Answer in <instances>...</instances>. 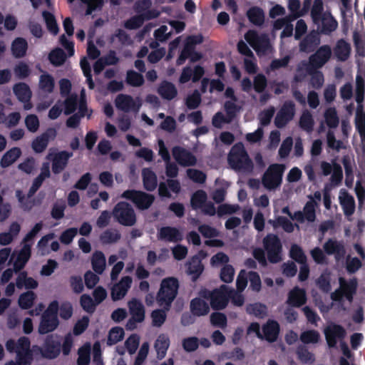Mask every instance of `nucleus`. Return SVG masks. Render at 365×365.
<instances>
[{
    "mask_svg": "<svg viewBox=\"0 0 365 365\" xmlns=\"http://www.w3.org/2000/svg\"><path fill=\"white\" fill-rule=\"evenodd\" d=\"M80 304L83 309L88 313H93L95 311L96 303L94 302L93 299L86 294L81 295L80 298Z\"/></svg>",
    "mask_w": 365,
    "mask_h": 365,
    "instance_id": "61",
    "label": "nucleus"
},
{
    "mask_svg": "<svg viewBox=\"0 0 365 365\" xmlns=\"http://www.w3.org/2000/svg\"><path fill=\"white\" fill-rule=\"evenodd\" d=\"M121 197L130 200L140 210L148 209L155 201L153 195L141 190H127L123 192Z\"/></svg>",
    "mask_w": 365,
    "mask_h": 365,
    "instance_id": "6",
    "label": "nucleus"
},
{
    "mask_svg": "<svg viewBox=\"0 0 365 365\" xmlns=\"http://www.w3.org/2000/svg\"><path fill=\"white\" fill-rule=\"evenodd\" d=\"M203 42V36L201 34L188 36L185 41L183 48L176 60V65L181 66L187 58H190L193 46H196Z\"/></svg>",
    "mask_w": 365,
    "mask_h": 365,
    "instance_id": "14",
    "label": "nucleus"
},
{
    "mask_svg": "<svg viewBox=\"0 0 365 365\" xmlns=\"http://www.w3.org/2000/svg\"><path fill=\"white\" fill-rule=\"evenodd\" d=\"M128 308L130 314V317L138 322H143L145 319V307L143 303L137 299H132L128 302Z\"/></svg>",
    "mask_w": 365,
    "mask_h": 365,
    "instance_id": "27",
    "label": "nucleus"
},
{
    "mask_svg": "<svg viewBox=\"0 0 365 365\" xmlns=\"http://www.w3.org/2000/svg\"><path fill=\"white\" fill-rule=\"evenodd\" d=\"M124 330L120 327H113L108 332L107 344L112 346L120 341L124 337Z\"/></svg>",
    "mask_w": 365,
    "mask_h": 365,
    "instance_id": "47",
    "label": "nucleus"
},
{
    "mask_svg": "<svg viewBox=\"0 0 365 365\" xmlns=\"http://www.w3.org/2000/svg\"><path fill=\"white\" fill-rule=\"evenodd\" d=\"M158 93L163 98L168 101L173 100L178 95V91L175 85L167 81H164L160 83Z\"/></svg>",
    "mask_w": 365,
    "mask_h": 365,
    "instance_id": "31",
    "label": "nucleus"
},
{
    "mask_svg": "<svg viewBox=\"0 0 365 365\" xmlns=\"http://www.w3.org/2000/svg\"><path fill=\"white\" fill-rule=\"evenodd\" d=\"M306 302V292L303 289L295 287L288 294L287 304L291 307H300L304 305Z\"/></svg>",
    "mask_w": 365,
    "mask_h": 365,
    "instance_id": "23",
    "label": "nucleus"
},
{
    "mask_svg": "<svg viewBox=\"0 0 365 365\" xmlns=\"http://www.w3.org/2000/svg\"><path fill=\"white\" fill-rule=\"evenodd\" d=\"M331 49L329 45L321 46L309 58V64L314 68H322L331 58Z\"/></svg>",
    "mask_w": 365,
    "mask_h": 365,
    "instance_id": "15",
    "label": "nucleus"
},
{
    "mask_svg": "<svg viewBox=\"0 0 365 365\" xmlns=\"http://www.w3.org/2000/svg\"><path fill=\"white\" fill-rule=\"evenodd\" d=\"M315 202L314 200L308 201L304 207L302 213L304 215V219L308 222H314L316 218Z\"/></svg>",
    "mask_w": 365,
    "mask_h": 365,
    "instance_id": "62",
    "label": "nucleus"
},
{
    "mask_svg": "<svg viewBox=\"0 0 365 365\" xmlns=\"http://www.w3.org/2000/svg\"><path fill=\"white\" fill-rule=\"evenodd\" d=\"M227 160L231 168L236 171L251 173L253 170L252 160L249 157L242 143H237L232 147Z\"/></svg>",
    "mask_w": 365,
    "mask_h": 365,
    "instance_id": "2",
    "label": "nucleus"
},
{
    "mask_svg": "<svg viewBox=\"0 0 365 365\" xmlns=\"http://www.w3.org/2000/svg\"><path fill=\"white\" fill-rule=\"evenodd\" d=\"M92 230H65L60 237V240L65 245L70 244L75 235L78 232L83 236H88L90 235Z\"/></svg>",
    "mask_w": 365,
    "mask_h": 365,
    "instance_id": "42",
    "label": "nucleus"
},
{
    "mask_svg": "<svg viewBox=\"0 0 365 365\" xmlns=\"http://www.w3.org/2000/svg\"><path fill=\"white\" fill-rule=\"evenodd\" d=\"M247 314L258 318H264L267 315V308L262 303L250 304L246 307Z\"/></svg>",
    "mask_w": 365,
    "mask_h": 365,
    "instance_id": "45",
    "label": "nucleus"
},
{
    "mask_svg": "<svg viewBox=\"0 0 365 365\" xmlns=\"http://www.w3.org/2000/svg\"><path fill=\"white\" fill-rule=\"evenodd\" d=\"M264 245L267 253L268 260L271 263H277L282 259V244L277 236L267 235L264 239Z\"/></svg>",
    "mask_w": 365,
    "mask_h": 365,
    "instance_id": "10",
    "label": "nucleus"
},
{
    "mask_svg": "<svg viewBox=\"0 0 365 365\" xmlns=\"http://www.w3.org/2000/svg\"><path fill=\"white\" fill-rule=\"evenodd\" d=\"M235 275V269L230 264H225L220 274V279L225 283H230L232 282Z\"/></svg>",
    "mask_w": 365,
    "mask_h": 365,
    "instance_id": "60",
    "label": "nucleus"
},
{
    "mask_svg": "<svg viewBox=\"0 0 365 365\" xmlns=\"http://www.w3.org/2000/svg\"><path fill=\"white\" fill-rule=\"evenodd\" d=\"M267 86V79L262 73L257 74L254 78L253 88L258 93H262Z\"/></svg>",
    "mask_w": 365,
    "mask_h": 365,
    "instance_id": "56",
    "label": "nucleus"
},
{
    "mask_svg": "<svg viewBox=\"0 0 365 365\" xmlns=\"http://www.w3.org/2000/svg\"><path fill=\"white\" fill-rule=\"evenodd\" d=\"M165 308L163 309H155L151 313L153 325L157 327H161L166 320V312Z\"/></svg>",
    "mask_w": 365,
    "mask_h": 365,
    "instance_id": "54",
    "label": "nucleus"
},
{
    "mask_svg": "<svg viewBox=\"0 0 365 365\" xmlns=\"http://www.w3.org/2000/svg\"><path fill=\"white\" fill-rule=\"evenodd\" d=\"M289 256L292 259L299 264H304L307 262V257L303 250L301 247L296 244H294L291 246L289 250Z\"/></svg>",
    "mask_w": 365,
    "mask_h": 365,
    "instance_id": "50",
    "label": "nucleus"
},
{
    "mask_svg": "<svg viewBox=\"0 0 365 365\" xmlns=\"http://www.w3.org/2000/svg\"><path fill=\"white\" fill-rule=\"evenodd\" d=\"M132 284V278L125 276L115 284L111 289V297L113 301L120 300L125 297Z\"/></svg>",
    "mask_w": 365,
    "mask_h": 365,
    "instance_id": "20",
    "label": "nucleus"
},
{
    "mask_svg": "<svg viewBox=\"0 0 365 365\" xmlns=\"http://www.w3.org/2000/svg\"><path fill=\"white\" fill-rule=\"evenodd\" d=\"M298 359L303 364H312L315 361L314 354L304 345H299L296 350Z\"/></svg>",
    "mask_w": 365,
    "mask_h": 365,
    "instance_id": "44",
    "label": "nucleus"
},
{
    "mask_svg": "<svg viewBox=\"0 0 365 365\" xmlns=\"http://www.w3.org/2000/svg\"><path fill=\"white\" fill-rule=\"evenodd\" d=\"M324 334L328 346L336 348L338 341H344L346 331L341 325L332 323L324 329Z\"/></svg>",
    "mask_w": 365,
    "mask_h": 365,
    "instance_id": "12",
    "label": "nucleus"
},
{
    "mask_svg": "<svg viewBox=\"0 0 365 365\" xmlns=\"http://www.w3.org/2000/svg\"><path fill=\"white\" fill-rule=\"evenodd\" d=\"M202 98L200 92L195 90L193 93L189 95L185 101L187 108L192 110L197 108L201 103Z\"/></svg>",
    "mask_w": 365,
    "mask_h": 365,
    "instance_id": "59",
    "label": "nucleus"
},
{
    "mask_svg": "<svg viewBox=\"0 0 365 365\" xmlns=\"http://www.w3.org/2000/svg\"><path fill=\"white\" fill-rule=\"evenodd\" d=\"M158 239L165 242H178L182 240L180 230H159Z\"/></svg>",
    "mask_w": 365,
    "mask_h": 365,
    "instance_id": "32",
    "label": "nucleus"
},
{
    "mask_svg": "<svg viewBox=\"0 0 365 365\" xmlns=\"http://www.w3.org/2000/svg\"><path fill=\"white\" fill-rule=\"evenodd\" d=\"M233 289L225 284H222L220 287L210 290L207 288H202L198 292V295L210 302L212 309L219 311L225 309L231 298V294Z\"/></svg>",
    "mask_w": 365,
    "mask_h": 365,
    "instance_id": "1",
    "label": "nucleus"
},
{
    "mask_svg": "<svg viewBox=\"0 0 365 365\" xmlns=\"http://www.w3.org/2000/svg\"><path fill=\"white\" fill-rule=\"evenodd\" d=\"M114 218L122 225L132 226L136 222V216L132 206L126 202H119L113 210Z\"/></svg>",
    "mask_w": 365,
    "mask_h": 365,
    "instance_id": "7",
    "label": "nucleus"
},
{
    "mask_svg": "<svg viewBox=\"0 0 365 365\" xmlns=\"http://www.w3.org/2000/svg\"><path fill=\"white\" fill-rule=\"evenodd\" d=\"M142 177L144 189L149 192L155 190L158 186L156 174L150 168H144Z\"/></svg>",
    "mask_w": 365,
    "mask_h": 365,
    "instance_id": "29",
    "label": "nucleus"
},
{
    "mask_svg": "<svg viewBox=\"0 0 365 365\" xmlns=\"http://www.w3.org/2000/svg\"><path fill=\"white\" fill-rule=\"evenodd\" d=\"M284 166L282 164H272L264 173L262 178V184L268 190L279 187L282 180Z\"/></svg>",
    "mask_w": 365,
    "mask_h": 365,
    "instance_id": "9",
    "label": "nucleus"
},
{
    "mask_svg": "<svg viewBox=\"0 0 365 365\" xmlns=\"http://www.w3.org/2000/svg\"><path fill=\"white\" fill-rule=\"evenodd\" d=\"M73 156L72 152L59 151L51 148L47 154V160L51 162V169L54 174L61 173L67 166L69 159Z\"/></svg>",
    "mask_w": 365,
    "mask_h": 365,
    "instance_id": "8",
    "label": "nucleus"
},
{
    "mask_svg": "<svg viewBox=\"0 0 365 365\" xmlns=\"http://www.w3.org/2000/svg\"><path fill=\"white\" fill-rule=\"evenodd\" d=\"M78 101V96L76 95L68 96L63 103L64 114L66 115L72 114L77 108Z\"/></svg>",
    "mask_w": 365,
    "mask_h": 365,
    "instance_id": "55",
    "label": "nucleus"
},
{
    "mask_svg": "<svg viewBox=\"0 0 365 365\" xmlns=\"http://www.w3.org/2000/svg\"><path fill=\"white\" fill-rule=\"evenodd\" d=\"M27 48V42L22 38H16L11 46L12 54L16 58L23 57L26 54Z\"/></svg>",
    "mask_w": 365,
    "mask_h": 365,
    "instance_id": "39",
    "label": "nucleus"
},
{
    "mask_svg": "<svg viewBox=\"0 0 365 365\" xmlns=\"http://www.w3.org/2000/svg\"><path fill=\"white\" fill-rule=\"evenodd\" d=\"M187 273L191 276L192 281L196 282L204 270V266L197 256L192 257L187 264Z\"/></svg>",
    "mask_w": 365,
    "mask_h": 365,
    "instance_id": "28",
    "label": "nucleus"
},
{
    "mask_svg": "<svg viewBox=\"0 0 365 365\" xmlns=\"http://www.w3.org/2000/svg\"><path fill=\"white\" fill-rule=\"evenodd\" d=\"M247 17L250 22L256 26H262L264 23V12L258 6H252L247 11Z\"/></svg>",
    "mask_w": 365,
    "mask_h": 365,
    "instance_id": "30",
    "label": "nucleus"
},
{
    "mask_svg": "<svg viewBox=\"0 0 365 365\" xmlns=\"http://www.w3.org/2000/svg\"><path fill=\"white\" fill-rule=\"evenodd\" d=\"M317 286L324 293L331 290L330 277L329 274L322 273L316 281Z\"/></svg>",
    "mask_w": 365,
    "mask_h": 365,
    "instance_id": "58",
    "label": "nucleus"
},
{
    "mask_svg": "<svg viewBox=\"0 0 365 365\" xmlns=\"http://www.w3.org/2000/svg\"><path fill=\"white\" fill-rule=\"evenodd\" d=\"M13 90L17 98L21 102L24 103V109L30 110L32 108V105L29 102V100L31 96V93L29 86L25 83H19L14 86Z\"/></svg>",
    "mask_w": 365,
    "mask_h": 365,
    "instance_id": "22",
    "label": "nucleus"
},
{
    "mask_svg": "<svg viewBox=\"0 0 365 365\" xmlns=\"http://www.w3.org/2000/svg\"><path fill=\"white\" fill-rule=\"evenodd\" d=\"M319 34L320 33L316 30L308 33L299 42V51L307 53L314 52L321 43Z\"/></svg>",
    "mask_w": 365,
    "mask_h": 365,
    "instance_id": "16",
    "label": "nucleus"
},
{
    "mask_svg": "<svg viewBox=\"0 0 365 365\" xmlns=\"http://www.w3.org/2000/svg\"><path fill=\"white\" fill-rule=\"evenodd\" d=\"M319 339L320 334L314 329L304 331L300 334V340L304 344H316Z\"/></svg>",
    "mask_w": 365,
    "mask_h": 365,
    "instance_id": "51",
    "label": "nucleus"
},
{
    "mask_svg": "<svg viewBox=\"0 0 365 365\" xmlns=\"http://www.w3.org/2000/svg\"><path fill=\"white\" fill-rule=\"evenodd\" d=\"M32 235L33 234L31 233L26 237L25 245L17 254L16 259L14 262V269L15 272H18L21 269L30 258L31 244H29L27 241L32 237Z\"/></svg>",
    "mask_w": 365,
    "mask_h": 365,
    "instance_id": "21",
    "label": "nucleus"
},
{
    "mask_svg": "<svg viewBox=\"0 0 365 365\" xmlns=\"http://www.w3.org/2000/svg\"><path fill=\"white\" fill-rule=\"evenodd\" d=\"M169 346V338L163 334L160 335L155 343L158 359H162L165 356Z\"/></svg>",
    "mask_w": 365,
    "mask_h": 365,
    "instance_id": "38",
    "label": "nucleus"
},
{
    "mask_svg": "<svg viewBox=\"0 0 365 365\" xmlns=\"http://www.w3.org/2000/svg\"><path fill=\"white\" fill-rule=\"evenodd\" d=\"M145 81L143 75L133 70H129L126 74V83L133 87H140Z\"/></svg>",
    "mask_w": 365,
    "mask_h": 365,
    "instance_id": "48",
    "label": "nucleus"
},
{
    "mask_svg": "<svg viewBox=\"0 0 365 365\" xmlns=\"http://www.w3.org/2000/svg\"><path fill=\"white\" fill-rule=\"evenodd\" d=\"M207 200V195L204 190L196 191L191 197V205L194 208H200L203 206Z\"/></svg>",
    "mask_w": 365,
    "mask_h": 365,
    "instance_id": "57",
    "label": "nucleus"
},
{
    "mask_svg": "<svg viewBox=\"0 0 365 365\" xmlns=\"http://www.w3.org/2000/svg\"><path fill=\"white\" fill-rule=\"evenodd\" d=\"M245 38L258 54H264L270 47L269 39L266 34L258 35L256 31L250 30Z\"/></svg>",
    "mask_w": 365,
    "mask_h": 365,
    "instance_id": "11",
    "label": "nucleus"
},
{
    "mask_svg": "<svg viewBox=\"0 0 365 365\" xmlns=\"http://www.w3.org/2000/svg\"><path fill=\"white\" fill-rule=\"evenodd\" d=\"M6 349L9 352L15 351L16 354V363L9 361L5 365H30L32 361V354L30 350V341L26 337H21L17 342L9 340L6 344Z\"/></svg>",
    "mask_w": 365,
    "mask_h": 365,
    "instance_id": "4",
    "label": "nucleus"
},
{
    "mask_svg": "<svg viewBox=\"0 0 365 365\" xmlns=\"http://www.w3.org/2000/svg\"><path fill=\"white\" fill-rule=\"evenodd\" d=\"M295 104L292 101H286L277 112L274 118V125L278 128H282L291 121L295 115Z\"/></svg>",
    "mask_w": 365,
    "mask_h": 365,
    "instance_id": "13",
    "label": "nucleus"
},
{
    "mask_svg": "<svg viewBox=\"0 0 365 365\" xmlns=\"http://www.w3.org/2000/svg\"><path fill=\"white\" fill-rule=\"evenodd\" d=\"M299 123L300 128L304 130L307 132L312 131L314 122L312 114L308 110L304 111L299 118Z\"/></svg>",
    "mask_w": 365,
    "mask_h": 365,
    "instance_id": "49",
    "label": "nucleus"
},
{
    "mask_svg": "<svg viewBox=\"0 0 365 365\" xmlns=\"http://www.w3.org/2000/svg\"><path fill=\"white\" fill-rule=\"evenodd\" d=\"M339 287L331 294V300L341 303L345 297L348 302H352L357 289V279L352 278L347 280L343 277H339Z\"/></svg>",
    "mask_w": 365,
    "mask_h": 365,
    "instance_id": "5",
    "label": "nucleus"
},
{
    "mask_svg": "<svg viewBox=\"0 0 365 365\" xmlns=\"http://www.w3.org/2000/svg\"><path fill=\"white\" fill-rule=\"evenodd\" d=\"M280 331L279 323L275 320H268L262 326L263 337L269 342L272 343L277 341Z\"/></svg>",
    "mask_w": 365,
    "mask_h": 365,
    "instance_id": "24",
    "label": "nucleus"
},
{
    "mask_svg": "<svg viewBox=\"0 0 365 365\" xmlns=\"http://www.w3.org/2000/svg\"><path fill=\"white\" fill-rule=\"evenodd\" d=\"M326 125L329 130L336 128L339 124V118L336 109L334 107L327 108L324 113Z\"/></svg>",
    "mask_w": 365,
    "mask_h": 365,
    "instance_id": "35",
    "label": "nucleus"
},
{
    "mask_svg": "<svg viewBox=\"0 0 365 365\" xmlns=\"http://www.w3.org/2000/svg\"><path fill=\"white\" fill-rule=\"evenodd\" d=\"M204 299L199 296L190 301V309L193 316H205L210 312V306Z\"/></svg>",
    "mask_w": 365,
    "mask_h": 365,
    "instance_id": "25",
    "label": "nucleus"
},
{
    "mask_svg": "<svg viewBox=\"0 0 365 365\" xmlns=\"http://www.w3.org/2000/svg\"><path fill=\"white\" fill-rule=\"evenodd\" d=\"M340 202L346 215H351L354 213L355 210V201L354 197L347 192L344 191L343 197H340Z\"/></svg>",
    "mask_w": 365,
    "mask_h": 365,
    "instance_id": "43",
    "label": "nucleus"
},
{
    "mask_svg": "<svg viewBox=\"0 0 365 365\" xmlns=\"http://www.w3.org/2000/svg\"><path fill=\"white\" fill-rule=\"evenodd\" d=\"M21 150L19 148L14 147L9 150L2 156L0 165L2 168H7L15 163L21 156Z\"/></svg>",
    "mask_w": 365,
    "mask_h": 365,
    "instance_id": "33",
    "label": "nucleus"
},
{
    "mask_svg": "<svg viewBox=\"0 0 365 365\" xmlns=\"http://www.w3.org/2000/svg\"><path fill=\"white\" fill-rule=\"evenodd\" d=\"M91 361L90 346L86 348L81 347L78 350V357L77 359L78 365H88Z\"/></svg>",
    "mask_w": 365,
    "mask_h": 365,
    "instance_id": "64",
    "label": "nucleus"
},
{
    "mask_svg": "<svg viewBox=\"0 0 365 365\" xmlns=\"http://www.w3.org/2000/svg\"><path fill=\"white\" fill-rule=\"evenodd\" d=\"M188 178L196 183L202 184L205 182L207 175L205 173L197 169H188L187 170Z\"/></svg>",
    "mask_w": 365,
    "mask_h": 365,
    "instance_id": "63",
    "label": "nucleus"
},
{
    "mask_svg": "<svg viewBox=\"0 0 365 365\" xmlns=\"http://www.w3.org/2000/svg\"><path fill=\"white\" fill-rule=\"evenodd\" d=\"M66 58L67 56L66 53L61 48H56L52 50L48 56V59L56 66L63 65L66 61Z\"/></svg>",
    "mask_w": 365,
    "mask_h": 365,
    "instance_id": "41",
    "label": "nucleus"
},
{
    "mask_svg": "<svg viewBox=\"0 0 365 365\" xmlns=\"http://www.w3.org/2000/svg\"><path fill=\"white\" fill-rule=\"evenodd\" d=\"M320 25L322 26L320 32L324 34H329L336 30L338 23L330 14H327L322 17Z\"/></svg>",
    "mask_w": 365,
    "mask_h": 365,
    "instance_id": "34",
    "label": "nucleus"
},
{
    "mask_svg": "<svg viewBox=\"0 0 365 365\" xmlns=\"http://www.w3.org/2000/svg\"><path fill=\"white\" fill-rule=\"evenodd\" d=\"M36 296L33 292H26L20 295L19 304L21 308L27 309L31 307Z\"/></svg>",
    "mask_w": 365,
    "mask_h": 365,
    "instance_id": "53",
    "label": "nucleus"
},
{
    "mask_svg": "<svg viewBox=\"0 0 365 365\" xmlns=\"http://www.w3.org/2000/svg\"><path fill=\"white\" fill-rule=\"evenodd\" d=\"M324 252L328 255H334L336 260L339 261L346 255V250L343 242L329 239L324 245Z\"/></svg>",
    "mask_w": 365,
    "mask_h": 365,
    "instance_id": "19",
    "label": "nucleus"
},
{
    "mask_svg": "<svg viewBox=\"0 0 365 365\" xmlns=\"http://www.w3.org/2000/svg\"><path fill=\"white\" fill-rule=\"evenodd\" d=\"M92 268L94 272L101 274L106 268V257L101 251H96L91 259Z\"/></svg>",
    "mask_w": 365,
    "mask_h": 365,
    "instance_id": "36",
    "label": "nucleus"
},
{
    "mask_svg": "<svg viewBox=\"0 0 365 365\" xmlns=\"http://www.w3.org/2000/svg\"><path fill=\"white\" fill-rule=\"evenodd\" d=\"M115 107L125 113L138 111L140 104L137 103L133 98L128 94H118L115 99Z\"/></svg>",
    "mask_w": 365,
    "mask_h": 365,
    "instance_id": "18",
    "label": "nucleus"
},
{
    "mask_svg": "<svg viewBox=\"0 0 365 365\" xmlns=\"http://www.w3.org/2000/svg\"><path fill=\"white\" fill-rule=\"evenodd\" d=\"M16 287L19 289H35L38 282L32 277H29L25 272L19 274L16 280Z\"/></svg>",
    "mask_w": 365,
    "mask_h": 365,
    "instance_id": "37",
    "label": "nucleus"
},
{
    "mask_svg": "<svg viewBox=\"0 0 365 365\" xmlns=\"http://www.w3.org/2000/svg\"><path fill=\"white\" fill-rule=\"evenodd\" d=\"M355 123L361 138L365 139V113L363 111L362 105H359L357 108Z\"/></svg>",
    "mask_w": 365,
    "mask_h": 365,
    "instance_id": "46",
    "label": "nucleus"
},
{
    "mask_svg": "<svg viewBox=\"0 0 365 365\" xmlns=\"http://www.w3.org/2000/svg\"><path fill=\"white\" fill-rule=\"evenodd\" d=\"M351 52V44L344 38L339 39L334 47V53L339 61H346Z\"/></svg>",
    "mask_w": 365,
    "mask_h": 365,
    "instance_id": "26",
    "label": "nucleus"
},
{
    "mask_svg": "<svg viewBox=\"0 0 365 365\" xmlns=\"http://www.w3.org/2000/svg\"><path fill=\"white\" fill-rule=\"evenodd\" d=\"M327 14L324 12V4L322 0H314L311 9V17L314 24L319 26L322 17Z\"/></svg>",
    "mask_w": 365,
    "mask_h": 365,
    "instance_id": "40",
    "label": "nucleus"
},
{
    "mask_svg": "<svg viewBox=\"0 0 365 365\" xmlns=\"http://www.w3.org/2000/svg\"><path fill=\"white\" fill-rule=\"evenodd\" d=\"M179 282L173 277H169L161 281L160 289L156 295V301L160 307L170 310L173 302L178 295Z\"/></svg>",
    "mask_w": 365,
    "mask_h": 365,
    "instance_id": "3",
    "label": "nucleus"
},
{
    "mask_svg": "<svg viewBox=\"0 0 365 365\" xmlns=\"http://www.w3.org/2000/svg\"><path fill=\"white\" fill-rule=\"evenodd\" d=\"M172 153L174 159L181 166H194L197 163L195 156L191 152L180 146H175Z\"/></svg>",
    "mask_w": 365,
    "mask_h": 365,
    "instance_id": "17",
    "label": "nucleus"
},
{
    "mask_svg": "<svg viewBox=\"0 0 365 365\" xmlns=\"http://www.w3.org/2000/svg\"><path fill=\"white\" fill-rule=\"evenodd\" d=\"M210 323L215 327L224 329L227 327V319L224 313L215 312L210 317Z\"/></svg>",
    "mask_w": 365,
    "mask_h": 365,
    "instance_id": "52",
    "label": "nucleus"
}]
</instances>
